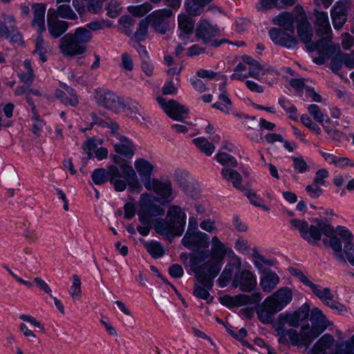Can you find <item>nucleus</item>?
I'll return each mask as SVG.
<instances>
[{"label": "nucleus", "mask_w": 354, "mask_h": 354, "mask_svg": "<svg viewBox=\"0 0 354 354\" xmlns=\"http://www.w3.org/2000/svg\"><path fill=\"white\" fill-rule=\"evenodd\" d=\"M344 62L342 53H338L331 60L330 68L335 73L338 72Z\"/></svg>", "instance_id": "nucleus-61"}, {"label": "nucleus", "mask_w": 354, "mask_h": 354, "mask_svg": "<svg viewBox=\"0 0 354 354\" xmlns=\"http://www.w3.org/2000/svg\"><path fill=\"white\" fill-rule=\"evenodd\" d=\"M120 168L127 179L129 191L133 194L140 193L142 190V186L133 167L127 164H124L121 165Z\"/></svg>", "instance_id": "nucleus-24"}, {"label": "nucleus", "mask_w": 354, "mask_h": 354, "mask_svg": "<svg viewBox=\"0 0 354 354\" xmlns=\"http://www.w3.org/2000/svg\"><path fill=\"white\" fill-rule=\"evenodd\" d=\"M63 88L65 91L56 90L55 93L56 98L59 100L64 105L77 106L79 100L75 90L66 85H64Z\"/></svg>", "instance_id": "nucleus-30"}, {"label": "nucleus", "mask_w": 354, "mask_h": 354, "mask_svg": "<svg viewBox=\"0 0 354 354\" xmlns=\"http://www.w3.org/2000/svg\"><path fill=\"white\" fill-rule=\"evenodd\" d=\"M292 167L299 173L303 174L308 170V165L302 157H292Z\"/></svg>", "instance_id": "nucleus-55"}, {"label": "nucleus", "mask_w": 354, "mask_h": 354, "mask_svg": "<svg viewBox=\"0 0 354 354\" xmlns=\"http://www.w3.org/2000/svg\"><path fill=\"white\" fill-rule=\"evenodd\" d=\"M218 34V28L205 19L199 22L196 30V37L201 39L205 43L210 42L212 39Z\"/></svg>", "instance_id": "nucleus-22"}, {"label": "nucleus", "mask_w": 354, "mask_h": 354, "mask_svg": "<svg viewBox=\"0 0 354 354\" xmlns=\"http://www.w3.org/2000/svg\"><path fill=\"white\" fill-rule=\"evenodd\" d=\"M290 273L292 276L296 277L301 283L306 286H309L312 283V281L306 276H305L301 270L297 268H291Z\"/></svg>", "instance_id": "nucleus-63"}, {"label": "nucleus", "mask_w": 354, "mask_h": 354, "mask_svg": "<svg viewBox=\"0 0 354 354\" xmlns=\"http://www.w3.org/2000/svg\"><path fill=\"white\" fill-rule=\"evenodd\" d=\"M248 77L259 79L261 75L265 74V70L257 62H252L250 66L248 67Z\"/></svg>", "instance_id": "nucleus-49"}, {"label": "nucleus", "mask_w": 354, "mask_h": 354, "mask_svg": "<svg viewBox=\"0 0 354 354\" xmlns=\"http://www.w3.org/2000/svg\"><path fill=\"white\" fill-rule=\"evenodd\" d=\"M212 106L225 114H229L232 107V102L227 93H221L218 96V100Z\"/></svg>", "instance_id": "nucleus-40"}, {"label": "nucleus", "mask_w": 354, "mask_h": 354, "mask_svg": "<svg viewBox=\"0 0 354 354\" xmlns=\"http://www.w3.org/2000/svg\"><path fill=\"white\" fill-rule=\"evenodd\" d=\"M328 171L326 169H319L316 172L313 183L319 185H324L326 183L325 178H328Z\"/></svg>", "instance_id": "nucleus-62"}, {"label": "nucleus", "mask_w": 354, "mask_h": 354, "mask_svg": "<svg viewBox=\"0 0 354 354\" xmlns=\"http://www.w3.org/2000/svg\"><path fill=\"white\" fill-rule=\"evenodd\" d=\"M319 186V185L313 183L306 187V191L311 198H317L323 192L322 189Z\"/></svg>", "instance_id": "nucleus-57"}, {"label": "nucleus", "mask_w": 354, "mask_h": 354, "mask_svg": "<svg viewBox=\"0 0 354 354\" xmlns=\"http://www.w3.org/2000/svg\"><path fill=\"white\" fill-rule=\"evenodd\" d=\"M248 66L245 64L239 63L234 68V73L230 76L232 80L243 81L248 77Z\"/></svg>", "instance_id": "nucleus-45"}, {"label": "nucleus", "mask_w": 354, "mask_h": 354, "mask_svg": "<svg viewBox=\"0 0 354 354\" xmlns=\"http://www.w3.org/2000/svg\"><path fill=\"white\" fill-rule=\"evenodd\" d=\"M26 98L28 103L31 106L32 113L33 114L32 117V133L37 136H40L44 129V122L39 118V115L36 113L35 106L30 98L29 94L27 95Z\"/></svg>", "instance_id": "nucleus-33"}, {"label": "nucleus", "mask_w": 354, "mask_h": 354, "mask_svg": "<svg viewBox=\"0 0 354 354\" xmlns=\"http://www.w3.org/2000/svg\"><path fill=\"white\" fill-rule=\"evenodd\" d=\"M120 10V3L115 0H111L109 2L107 6L108 15L111 18H115L118 16Z\"/></svg>", "instance_id": "nucleus-58"}, {"label": "nucleus", "mask_w": 354, "mask_h": 354, "mask_svg": "<svg viewBox=\"0 0 354 354\" xmlns=\"http://www.w3.org/2000/svg\"><path fill=\"white\" fill-rule=\"evenodd\" d=\"M186 218L185 212L180 206L172 205L167 211V221H158L155 225V230L167 237L180 236L184 232Z\"/></svg>", "instance_id": "nucleus-4"}, {"label": "nucleus", "mask_w": 354, "mask_h": 354, "mask_svg": "<svg viewBox=\"0 0 354 354\" xmlns=\"http://www.w3.org/2000/svg\"><path fill=\"white\" fill-rule=\"evenodd\" d=\"M55 14L57 17H61L68 20H76L77 15L67 3L62 4L55 9Z\"/></svg>", "instance_id": "nucleus-39"}, {"label": "nucleus", "mask_w": 354, "mask_h": 354, "mask_svg": "<svg viewBox=\"0 0 354 354\" xmlns=\"http://www.w3.org/2000/svg\"><path fill=\"white\" fill-rule=\"evenodd\" d=\"M233 285L235 287H239L243 292H249L256 288L257 277L250 270H243L235 275Z\"/></svg>", "instance_id": "nucleus-17"}, {"label": "nucleus", "mask_w": 354, "mask_h": 354, "mask_svg": "<svg viewBox=\"0 0 354 354\" xmlns=\"http://www.w3.org/2000/svg\"><path fill=\"white\" fill-rule=\"evenodd\" d=\"M295 10L299 12V18L297 19V35L301 41L304 42L310 51H319V53L327 54L329 50L328 37L320 39L316 43H313V30L310 24L308 21L302 7L295 6Z\"/></svg>", "instance_id": "nucleus-7"}, {"label": "nucleus", "mask_w": 354, "mask_h": 354, "mask_svg": "<svg viewBox=\"0 0 354 354\" xmlns=\"http://www.w3.org/2000/svg\"><path fill=\"white\" fill-rule=\"evenodd\" d=\"M269 35L274 44L286 48H294L297 44L293 33L286 32L281 28H274L271 29Z\"/></svg>", "instance_id": "nucleus-19"}, {"label": "nucleus", "mask_w": 354, "mask_h": 354, "mask_svg": "<svg viewBox=\"0 0 354 354\" xmlns=\"http://www.w3.org/2000/svg\"><path fill=\"white\" fill-rule=\"evenodd\" d=\"M156 100L165 113L173 120H181L188 113V109L174 100L167 101L162 97L159 96Z\"/></svg>", "instance_id": "nucleus-11"}, {"label": "nucleus", "mask_w": 354, "mask_h": 354, "mask_svg": "<svg viewBox=\"0 0 354 354\" xmlns=\"http://www.w3.org/2000/svg\"><path fill=\"white\" fill-rule=\"evenodd\" d=\"M108 175L105 169H97L92 174V179L96 185H101L107 180Z\"/></svg>", "instance_id": "nucleus-54"}, {"label": "nucleus", "mask_w": 354, "mask_h": 354, "mask_svg": "<svg viewBox=\"0 0 354 354\" xmlns=\"http://www.w3.org/2000/svg\"><path fill=\"white\" fill-rule=\"evenodd\" d=\"M24 71L19 74V77L22 82L29 86L33 82L35 75L30 62L28 59L24 61Z\"/></svg>", "instance_id": "nucleus-41"}, {"label": "nucleus", "mask_w": 354, "mask_h": 354, "mask_svg": "<svg viewBox=\"0 0 354 354\" xmlns=\"http://www.w3.org/2000/svg\"><path fill=\"white\" fill-rule=\"evenodd\" d=\"M127 115L138 123L145 121V111L136 101H130L127 104Z\"/></svg>", "instance_id": "nucleus-32"}, {"label": "nucleus", "mask_w": 354, "mask_h": 354, "mask_svg": "<svg viewBox=\"0 0 354 354\" xmlns=\"http://www.w3.org/2000/svg\"><path fill=\"white\" fill-rule=\"evenodd\" d=\"M315 26L317 34L319 36L328 35L331 32L328 17L326 12L316 11L315 13Z\"/></svg>", "instance_id": "nucleus-31"}, {"label": "nucleus", "mask_w": 354, "mask_h": 354, "mask_svg": "<svg viewBox=\"0 0 354 354\" xmlns=\"http://www.w3.org/2000/svg\"><path fill=\"white\" fill-rule=\"evenodd\" d=\"M335 339L329 333L321 337L309 350L308 354H328L327 351L330 350L334 345Z\"/></svg>", "instance_id": "nucleus-26"}, {"label": "nucleus", "mask_w": 354, "mask_h": 354, "mask_svg": "<svg viewBox=\"0 0 354 354\" xmlns=\"http://www.w3.org/2000/svg\"><path fill=\"white\" fill-rule=\"evenodd\" d=\"M227 253L225 245L214 236L212 239L209 250L202 251L191 258V268L201 284H196L194 295L208 300L209 290L213 286L214 279L218 275Z\"/></svg>", "instance_id": "nucleus-2"}, {"label": "nucleus", "mask_w": 354, "mask_h": 354, "mask_svg": "<svg viewBox=\"0 0 354 354\" xmlns=\"http://www.w3.org/2000/svg\"><path fill=\"white\" fill-rule=\"evenodd\" d=\"M196 73L198 77L205 80H211L216 77L217 78L221 75L220 73H216L212 70L204 68H200L197 70Z\"/></svg>", "instance_id": "nucleus-56"}, {"label": "nucleus", "mask_w": 354, "mask_h": 354, "mask_svg": "<svg viewBox=\"0 0 354 354\" xmlns=\"http://www.w3.org/2000/svg\"><path fill=\"white\" fill-rule=\"evenodd\" d=\"M149 21L147 17L142 19L140 23L137 30L135 32V37L138 41H143L148 35Z\"/></svg>", "instance_id": "nucleus-47"}, {"label": "nucleus", "mask_w": 354, "mask_h": 354, "mask_svg": "<svg viewBox=\"0 0 354 354\" xmlns=\"http://www.w3.org/2000/svg\"><path fill=\"white\" fill-rule=\"evenodd\" d=\"M262 299V294L258 291L254 292L251 295L239 294L235 296H230L226 295L220 298V302L222 305L231 308L247 304H259Z\"/></svg>", "instance_id": "nucleus-9"}, {"label": "nucleus", "mask_w": 354, "mask_h": 354, "mask_svg": "<svg viewBox=\"0 0 354 354\" xmlns=\"http://www.w3.org/2000/svg\"><path fill=\"white\" fill-rule=\"evenodd\" d=\"M72 279L73 283L70 288L69 293L73 300L79 299L82 295L80 279L77 275L73 274Z\"/></svg>", "instance_id": "nucleus-46"}, {"label": "nucleus", "mask_w": 354, "mask_h": 354, "mask_svg": "<svg viewBox=\"0 0 354 354\" xmlns=\"http://www.w3.org/2000/svg\"><path fill=\"white\" fill-rule=\"evenodd\" d=\"M330 240L328 244L333 251L334 257L337 259L339 262L346 263V259L344 257L342 249V241L333 234L329 237Z\"/></svg>", "instance_id": "nucleus-36"}, {"label": "nucleus", "mask_w": 354, "mask_h": 354, "mask_svg": "<svg viewBox=\"0 0 354 354\" xmlns=\"http://www.w3.org/2000/svg\"><path fill=\"white\" fill-rule=\"evenodd\" d=\"M181 243L185 248L189 250L207 248L209 245V236L200 230H187L181 240Z\"/></svg>", "instance_id": "nucleus-12"}, {"label": "nucleus", "mask_w": 354, "mask_h": 354, "mask_svg": "<svg viewBox=\"0 0 354 354\" xmlns=\"http://www.w3.org/2000/svg\"><path fill=\"white\" fill-rule=\"evenodd\" d=\"M279 276L273 271L268 270L260 277V286L266 293H270L274 290L279 283Z\"/></svg>", "instance_id": "nucleus-29"}, {"label": "nucleus", "mask_w": 354, "mask_h": 354, "mask_svg": "<svg viewBox=\"0 0 354 354\" xmlns=\"http://www.w3.org/2000/svg\"><path fill=\"white\" fill-rule=\"evenodd\" d=\"M291 227L299 231L301 236L310 244H317L321 240L322 235L330 237L334 234L333 227L330 224L317 221V225H309L306 221L292 219Z\"/></svg>", "instance_id": "nucleus-6"}, {"label": "nucleus", "mask_w": 354, "mask_h": 354, "mask_svg": "<svg viewBox=\"0 0 354 354\" xmlns=\"http://www.w3.org/2000/svg\"><path fill=\"white\" fill-rule=\"evenodd\" d=\"M330 15L334 28L340 29L346 21V6L342 2H337L331 9Z\"/></svg>", "instance_id": "nucleus-27"}, {"label": "nucleus", "mask_w": 354, "mask_h": 354, "mask_svg": "<svg viewBox=\"0 0 354 354\" xmlns=\"http://www.w3.org/2000/svg\"><path fill=\"white\" fill-rule=\"evenodd\" d=\"M13 35L17 39H21V36L19 34H15V31L13 30V26H8L4 22L0 21V37H5L8 38Z\"/></svg>", "instance_id": "nucleus-53"}, {"label": "nucleus", "mask_w": 354, "mask_h": 354, "mask_svg": "<svg viewBox=\"0 0 354 354\" xmlns=\"http://www.w3.org/2000/svg\"><path fill=\"white\" fill-rule=\"evenodd\" d=\"M221 174L223 178L232 183L236 189H241L242 185V177L241 174L230 168L224 167L221 170Z\"/></svg>", "instance_id": "nucleus-35"}, {"label": "nucleus", "mask_w": 354, "mask_h": 354, "mask_svg": "<svg viewBox=\"0 0 354 354\" xmlns=\"http://www.w3.org/2000/svg\"><path fill=\"white\" fill-rule=\"evenodd\" d=\"M244 194L249 199L251 204L256 207L262 208L264 211H269L268 207L266 206L263 204V199L261 197L258 196L255 192H254L252 190H246Z\"/></svg>", "instance_id": "nucleus-48"}, {"label": "nucleus", "mask_w": 354, "mask_h": 354, "mask_svg": "<svg viewBox=\"0 0 354 354\" xmlns=\"http://www.w3.org/2000/svg\"><path fill=\"white\" fill-rule=\"evenodd\" d=\"M92 37L91 31L86 28H77L73 33H68L60 39L59 50L66 57L83 55L87 51V44Z\"/></svg>", "instance_id": "nucleus-3"}, {"label": "nucleus", "mask_w": 354, "mask_h": 354, "mask_svg": "<svg viewBox=\"0 0 354 354\" xmlns=\"http://www.w3.org/2000/svg\"><path fill=\"white\" fill-rule=\"evenodd\" d=\"M118 142L114 144L117 153L128 158H132L136 151V145L131 140L124 136H118Z\"/></svg>", "instance_id": "nucleus-23"}, {"label": "nucleus", "mask_w": 354, "mask_h": 354, "mask_svg": "<svg viewBox=\"0 0 354 354\" xmlns=\"http://www.w3.org/2000/svg\"><path fill=\"white\" fill-rule=\"evenodd\" d=\"M337 50V48L331 44L330 39H329V50L327 54L319 53L318 54L320 57L315 58L314 62L318 64H323L326 59H328L331 54L334 53Z\"/></svg>", "instance_id": "nucleus-59"}, {"label": "nucleus", "mask_w": 354, "mask_h": 354, "mask_svg": "<svg viewBox=\"0 0 354 354\" xmlns=\"http://www.w3.org/2000/svg\"><path fill=\"white\" fill-rule=\"evenodd\" d=\"M193 142L201 152L208 156H211L216 149L215 146L204 137L195 138Z\"/></svg>", "instance_id": "nucleus-38"}, {"label": "nucleus", "mask_w": 354, "mask_h": 354, "mask_svg": "<svg viewBox=\"0 0 354 354\" xmlns=\"http://www.w3.org/2000/svg\"><path fill=\"white\" fill-rule=\"evenodd\" d=\"M298 18H299V12L295 10V8L292 12H281L272 18V22L273 24L283 27L287 31L294 33V24L297 21Z\"/></svg>", "instance_id": "nucleus-20"}, {"label": "nucleus", "mask_w": 354, "mask_h": 354, "mask_svg": "<svg viewBox=\"0 0 354 354\" xmlns=\"http://www.w3.org/2000/svg\"><path fill=\"white\" fill-rule=\"evenodd\" d=\"M143 245L147 252L154 259L160 258L165 254V250L160 242L156 241H145Z\"/></svg>", "instance_id": "nucleus-37"}, {"label": "nucleus", "mask_w": 354, "mask_h": 354, "mask_svg": "<svg viewBox=\"0 0 354 354\" xmlns=\"http://www.w3.org/2000/svg\"><path fill=\"white\" fill-rule=\"evenodd\" d=\"M334 166L339 168H346V167H354V162L348 158L337 156Z\"/></svg>", "instance_id": "nucleus-60"}, {"label": "nucleus", "mask_w": 354, "mask_h": 354, "mask_svg": "<svg viewBox=\"0 0 354 354\" xmlns=\"http://www.w3.org/2000/svg\"><path fill=\"white\" fill-rule=\"evenodd\" d=\"M266 301L278 311L282 310L292 299V290L288 287H282L266 298Z\"/></svg>", "instance_id": "nucleus-14"}, {"label": "nucleus", "mask_w": 354, "mask_h": 354, "mask_svg": "<svg viewBox=\"0 0 354 354\" xmlns=\"http://www.w3.org/2000/svg\"><path fill=\"white\" fill-rule=\"evenodd\" d=\"M308 287L310 288L315 295L325 305L339 312L345 311L344 306L333 300V295L331 293L330 288H322L313 282Z\"/></svg>", "instance_id": "nucleus-15"}, {"label": "nucleus", "mask_w": 354, "mask_h": 354, "mask_svg": "<svg viewBox=\"0 0 354 354\" xmlns=\"http://www.w3.org/2000/svg\"><path fill=\"white\" fill-rule=\"evenodd\" d=\"M95 97L99 104L115 113H119L125 108V104L122 99L117 96L113 92L109 91H99L96 92Z\"/></svg>", "instance_id": "nucleus-10"}, {"label": "nucleus", "mask_w": 354, "mask_h": 354, "mask_svg": "<svg viewBox=\"0 0 354 354\" xmlns=\"http://www.w3.org/2000/svg\"><path fill=\"white\" fill-rule=\"evenodd\" d=\"M215 158L217 162L224 165L225 167H236L237 165V162L234 157L227 153L218 152Z\"/></svg>", "instance_id": "nucleus-43"}, {"label": "nucleus", "mask_w": 354, "mask_h": 354, "mask_svg": "<svg viewBox=\"0 0 354 354\" xmlns=\"http://www.w3.org/2000/svg\"><path fill=\"white\" fill-rule=\"evenodd\" d=\"M134 167L145 187V183L152 182L153 178L151 176L155 169V166L151 162L145 158H137L134 162Z\"/></svg>", "instance_id": "nucleus-21"}, {"label": "nucleus", "mask_w": 354, "mask_h": 354, "mask_svg": "<svg viewBox=\"0 0 354 354\" xmlns=\"http://www.w3.org/2000/svg\"><path fill=\"white\" fill-rule=\"evenodd\" d=\"M280 3V0H260L259 3L257 6V8L259 11L272 8L281 9Z\"/></svg>", "instance_id": "nucleus-52"}, {"label": "nucleus", "mask_w": 354, "mask_h": 354, "mask_svg": "<svg viewBox=\"0 0 354 354\" xmlns=\"http://www.w3.org/2000/svg\"><path fill=\"white\" fill-rule=\"evenodd\" d=\"M324 131L328 135L336 142H341L345 137V135L335 128L330 127L329 125L322 124Z\"/></svg>", "instance_id": "nucleus-50"}, {"label": "nucleus", "mask_w": 354, "mask_h": 354, "mask_svg": "<svg viewBox=\"0 0 354 354\" xmlns=\"http://www.w3.org/2000/svg\"><path fill=\"white\" fill-rule=\"evenodd\" d=\"M47 27L50 35L54 38H58L68 30V24L59 20L55 16V9L50 8L47 14Z\"/></svg>", "instance_id": "nucleus-18"}, {"label": "nucleus", "mask_w": 354, "mask_h": 354, "mask_svg": "<svg viewBox=\"0 0 354 354\" xmlns=\"http://www.w3.org/2000/svg\"><path fill=\"white\" fill-rule=\"evenodd\" d=\"M277 312L265 299L257 310V314L263 324H268L272 322L278 342L281 344L308 348L313 341L326 329V326L319 327L310 326L308 323L303 324L299 331L295 329L303 320L308 318V309L307 308H301L295 312L281 313L274 322H272L273 315Z\"/></svg>", "instance_id": "nucleus-1"}, {"label": "nucleus", "mask_w": 354, "mask_h": 354, "mask_svg": "<svg viewBox=\"0 0 354 354\" xmlns=\"http://www.w3.org/2000/svg\"><path fill=\"white\" fill-rule=\"evenodd\" d=\"M336 232L344 243L342 252L346 261H348L354 266V243L351 232L346 227L339 225L337 227Z\"/></svg>", "instance_id": "nucleus-16"}, {"label": "nucleus", "mask_w": 354, "mask_h": 354, "mask_svg": "<svg viewBox=\"0 0 354 354\" xmlns=\"http://www.w3.org/2000/svg\"><path fill=\"white\" fill-rule=\"evenodd\" d=\"M152 6L149 3H144L138 6H129L127 8V10L132 15L141 17L147 14L152 10Z\"/></svg>", "instance_id": "nucleus-42"}, {"label": "nucleus", "mask_w": 354, "mask_h": 354, "mask_svg": "<svg viewBox=\"0 0 354 354\" xmlns=\"http://www.w3.org/2000/svg\"><path fill=\"white\" fill-rule=\"evenodd\" d=\"M194 21L189 15L181 13L178 16V26L180 32L179 37L182 40L186 41L188 36L193 32Z\"/></svg>", "instance_id": "nucleus-28"}, {"label": "nucleus", "mask_w": 354, "mask_h": 354, "mask_svg": "<svg viewBox=\"0 0 354 354\" xmlns=\"http://www.w3.org/2000/svg\"><path fill=\"white\" fill-rule=\"evenodd\" d=\"M33 10V19L32 26L41 33L46 30L45 27V12L46 6L43 3H35L32 6Z\"/></svg>", "instance_id": "nucleus-25"}, {"label": "nucleus", "mask_w": 354, "mask_h": 354, "mask_svg": "<svg viewBox=\"0 0 354 354\" xmlns=\"http://www.w3.org/2000/svg\"><path fill=\"white\" fill-rule=\"evenodd\" d=\"M83 149L87 153L88 158H91L93 157V153L97 149L94 140L89 139L86 141L83 145Z\"/></svg>", "instance_id": "nucleus-64"}, {"label": "nucleus", "mask_w": 354, "mask_h": 354, "mask_svg": "<svg viewBox=\"0 0 354 354\" xmlns=\"http://www.w3.org/2000/svg\"><path fill=\"white\" fill-rule=\"evenodd\" d=\"M308 111L310 113V115L313 117V118L322 125L324 124V122H330V118L326 114H324L319 107L316 104H310L308 107Z\"/></svg>", "instance_id": "nucleus-44"}, {"label": "nucleus", "mask_w": 354, "mask_h": 354, "mask_svg": "<svg viewBox=\"0 0 354 354\" xmlns=\"http://www.w3.org/2000/svg\"><path fill=\"white\" fill-rule=\"evenodd\" d=\"M145 188L156 194V201L161 205L171 203L176 197L171 183L169 180L161 181L158 178H153L151 183H145Z\"/></svg>", "instance_id": "nucleus-8"}, {"label": "nucleus", "mask_w": 354, "mask_h": 354, "mask_svg": "<svg viewBox=\"0 0 354 354\" xmlns=\"http://www.w3.org/2000/svg\"><path fill=\"white\" fill-rule=\"evenodd\" d=\"M301 122L305 127L316 134L319 135L322 133L320 127L307 114H303L301 116Z\"/></svg>", "instance_id": "nucleus-51"}, {"label": "nucleus", "mask_w": 354, "mask_h": 354, "mask_svg": "<svg viewBox=\"0 0 354 354\" xmlns=\"http://www.w3.org/2000/svg\"><path fill=\"white\" fill-rule=\"evenodd\" d=\"M173 15L169 8L160 9L153 11L147 18L151 23L155 30L160 34H165L169 30L168 19Z\"/></svg>", "instance_id": "nucleus-13"}, {"label": "nucleus", "mask_w": 354, "mask_h": 354, "mask_svg": "<svg viewBox=\"0 0 354 354\" xmlns=\"http://www.w3.org/2000/svg\"><path fill=\"white\" fill-rule=\"evenodd\" d=\"M212 0H185L187 12L194 16L199 15L203 12V7Z\"/></svg>", "instance_id": "nucleus-34"}, {"label": "nucleus", "mask_w": 354, "mask_h": 354, "mask_svg": "<svg viewBox=\"0 0 354 354\" xmlns=\"http://www.w3.org/2000/svg\"><path fill=\"white\" fill-rule=\"evenodd\" d=\"M155 198L148 193L140 195L137 212L139 221L142 225L137 227L138 232L142 236H147L151 228L152 218L162 216L165 210L154 203Z\"/></svg>", "instance_id": "nucleus-5"}]
</instances>
